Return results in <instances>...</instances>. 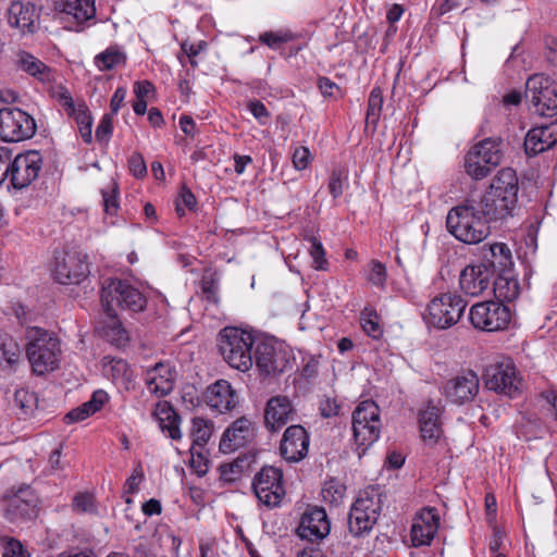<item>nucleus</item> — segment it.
Here are the masks:
<instances>
[{
	"mask_svg": "<svg viewBox=\"0 0 557 557\" xmlns=\"http://www.w3.org/2000/svg\"><path fill=\"white\" fill-rule=\"evenodd\" d=\"M519 181L515 170L504 168L493 177L488 188L476 200L479 212L490 223L512 216L518 203Z\"/></svg>",
	"mask_w": 557,
	"mask_h": 557,
	"instance_id": "nucleus-1",
	"label": "nucleus"
},
{
	"mask_svg": "<svg viewBox=\"0 0 557 557\" xmlns=\"http://www.w3.org/2000/svg\"><path fill=\"white\" fill-rule=\"evenodd\" d=\"M446 227L457 240L467 245L479 244L491 234L490 222L479 212L474 198H468L448 211Z\"/></svg>",
	"mask_w": 557,
	"mask_h": 557,
	"instance_id": "nucleus-2",
	"label": "nucleus"
},
{
	"mask_svg": "<svg viewBox=\"0 0 557 557\" xmlns=\"http://www.w3.org/2000/svg\"><path fill=\"white\" fill-rule=\"evenodd\" d=\"M29 339L26 356L34 373L46 374L59 368L62 357L58 337L46 330L33 327L27 332Z\"/></svg>",
	"mask_w": 557,
	"mask_h": 557,
	"instance_id": "nucleus-3",
	"label": "nucleus"
},
{
	"mask_svg": "<svg viewBox=\"0 0 557 557\" xmlns=\"http://www.w3.org/2000/svg\"><path fill=\"white\" fill-rule=\"evenodd\" d=\"M251 333L237 327H225L219 335V350L224 360L234 369L246 372L253 364Z\"/></svg>",
	"mask_w": 557,
	"mask_h": 557,
	"instance_id": "nucleus-4",
	"label": "nucleus"
},
{
	"mask_svg": "<svg viewBox=\"0 0 557 557\" xmlns=\"http://www.w3.org/2000/svg\"><path fill=\"white\" fill-rule=\"evenodd\" d=\"M351 420L354 441L362 449L361 455L380 437V408L373 400L361 401L354 410Z\"/></svg>",
	"mask_w": 557,
	"mask_h": 557,
	"instance_id": "nucleus-5",
	"label": "nucleus"
},
{
	"mask_svg": "<svg viewBox=\"0 0 557 557\" xmlns=\"http://www.w3.org/2000/svg\"><path fill=\"white\" fill-rule=\"evenodd\" d=\"M101 302L104 309L115 310V307H117L139 312L146 308L147 298L127 281L107 278L101 289Z\"/></svg>",
	"mask_w": 557,
	"mask_h": 557,
	"instance_id": "nucleus-6",
	"label": "nucleus"
},
{
	"mask_svg": "<svg viewBox=\"0 0 557 557\" xmlns=\"http://www.w3.org/2000/svg\"><path fill=\"white\" fill-rule=\"evenodd\" d=\"M500 138H485L475 144L466 154V173L475 181L488 176L500 164Z\"/></svg>",
	"mask_w": 557,
	"mask_h": 557,
	"instance_id": "nucleus-7",
	"label": "nucleus"
},
{
	"mask_svg": "<svg viewBox=\"0 0 557 557\" xmlns=\"http://www.w3.org/2000/svg\"><path fill=\"white\" fill-rule=\"evenodd\" d=\"M467 301L457 294H442L433 298L428 306L426 323L440 330L455 325L461 318Z\"/></svg>",
	"mask_w": 557,
	"mask_h": 557,
	"instance_id": "nucleus-8",
	"label": "nucleus"
},
{
	"mask_svg": "<svg viewBox=\"0 0 557 557\" xmlns=\"http://www.w3.org/2000/svg\"><path fill=\"white\" fill-rule=\"evenodd\" d=\"M525 97L535 113L552 117L557 114V83L543 74H534L527 81Z\"/></svg>",
	"mask_w": 557,
	"mask_h": 557,
	"instance_id": "nucleus-9",
	"label": "nucleus"
},
{
	"mask_svg": "<svg viewBox=\"0 0 557 557\" xmlns=\"http://www.w3.org/2000/svg\"><path fill=\"white\" fill-rule=\"evenodd\" d=\"M482 379L486 388L509 397H513L521 385L517 368L509 358L486 366Z\"/></svg>",
	"mask_w": 557,
	"mask_h": 557,
	"instance_id": "nucleus-10",
	"label": "nucleus"
},
{
	"mask_svg": "<svg viewBox=\"0 0 557 557\" xmlns=\"http://www.w3.org/2000/svg\"><path fill=\"white\" fill-rule=\"evenodd\" d=\"M35 119L27 112L15 108L0 109V139L5 143H18L32 138L36 133Z\"/></svg>",
	"mask_w": 557,
	"mask_h": 557,
	"instance_id": "nucleus-11",
	"label": "nucleus"
},
{
	"mask_svg": "<svg viewBox=\"0 0 557 557\" xmlns=\"http://www.w3.org/2000/svg\"><path fill=\"white\" fill-rule=\"evenodd\" d=\"M469 319L472 326L484 332L505 330L511 320L507 306L496 300L482 301L470 308Z\"/></svg>",
	"mask_w": 557,
	"mask_h": 557,
	"instance_id": "nucleus-12",
	"label": "nucleus"
},
{
	"mask_svg": "<svg viewBox=\"0 0 557 557\" xmlns=\"http://www.w3.org/2000/svg\"><path fill=\"white\" fill-rule=\"evenodd\" d=\"M381 502L368 492L360 493L348 515L349 532L358 537L368 534L377 521Z\"/></svg>",
	"mask_w": 557,
	"mask_h": 557,
	"instance_id": "nucleus-13",
	"label": "nucleus"
},
{
	"mask_svg": "<svg viewBox=\"0 0 557 557\" xmlns=\"http://www.w3.org/2000/svg\"><path fill=\"white\" fill-rule=\"evenodd\" d=\"M2 511L4 518L11 523L34 520L38 515V498L28 486L21 487L2 499Z\"/></svg>",
	"mask_w": 557,
	"mask_h": 557,
	"instance_id": "nucleus-14",
	"label": "nucleus"
},
{
	"mask_svg": "<svg viewBox=\"0 0 557 557\" xmlns=\"http://www.w3.org/2000/svg\"><path fill=\"white\" fill-rule=\"evenodd\" d=\"M252 490L260 503L268 507H276L285 495L283 473L280 469L265 466L256 473Z\"/></svg>",
	"mask_w": 557,
	"mask_h": 557,
	"instance_id": "nucleus-15",
	"label": "nucleus"
},
{
	"mask_svg": "<svg viewBox=\"0 0 557 557\" xmlns=\"http://www.w3.org/2000/svg\"><path fill=\"white\" fill-rule=\"evenodd\" d=\"M42 166V157L36 150L17 154L9 163L8 176L15 189L29 186L37 177Z\"/></svg>",
	"mask_w": 557,
	"mask_h": 557,
	"instance_id": "nucleus-16",
	"label": "nucleus"
},
{
	"mask_svg": "<svg viewBox=\"0 0 557 557\" xmlns=\"http://www.w3.org/2000/svg\"><path fill=\"white\" fill-rule=\"evenodd\" d=\"M256 366L265 375L282 373L290 367L288 352L271 341H261L255 350Z\"/></svg>",
	"mask_w": 557,
	"mask_h": 557,
	"instance_id": "nucleus-17",
	"label": "nucleus"
},
{
	"mask_svg": "<svg viewBox=\"0 0 557 557\" xmlns=\"http://www.w3.org/2000/svg\"><path fill=\"white\" fill-rule=\"evenodd\" d=\"M480 391V379L473 370H463L443 386L445 397L453 404L463 405L472 401Z\"/></svg>",
	"mask_w": 557,
	"mask_h": 557,
	"instance_id": "nucleus-18",
	"label": "nucleus"
},
{
	"mask_svg": "<svg viewBox=\"0 0 557 557\" xmlns=\"http://www.w3.org/2000/svg\"><path fill=\"white\" fill-rule=\"evenodd\" d=\"M88 272V264L79 253L63 251L54 256L53 275L60 284H78Z\"/></svg>",
	"mask_w": 557,
	"mask_h": 557,
	"instance_id": "nucleus-19",
	"label": "nucleus"
},
{
	"mask_svg": "<svg viewBox=\"0 0 557 557\" xmlns=\"http://www.w3.org/2000/svg\"><path fill=\"white\" fill-rule=\"evenodd\" d=\"M331 531V522L322 507H308L302 513L297 534L309 542H319L325 539Z\"/></svg>",
	"mask_w": 557,
	"mask_h": 557,
	"instance_id": "nucleus-20",
	"label": "nucleus"
},
{
	"mask_svg": "<svg viewBox=\"0 0 557 557\" xmlns=\"http://www.w3.org/2000/svg\"><path fill=\"white\" fill-rule=\"evenodd\" d=\"M310 437L306 429L299 424L288 426L282 437L280 451L288 462L302 460L309 449Z\"/></svg>",
	"mask_w": 557,
	"mask_h": 557,
	"instance_id": "nucleus-21",
	"label": "nucleus"
},
{
	"mask_svg": "<svg viewBox=\"0 0 557 557\" xmlns=\"http://www.w3.org/2000/svg\"><path fill=\"white\" fill-rule=\"evenodd\" d=\"M493 271L486 263L467 265L459 275V286L469 296L482 295L491 285Z\"/></svg>",
	"mask_w": 557,
	"mask_h": 557,
	"instance_id": "nucleus-22",
	"label": "nucleus"
},
{
	"mask_svg": "<svg viewBox=\"0 0 557 557\" xmlns=\"http://www.w3.org/2000/svg\"><path fill=\"white\" fill-rule=\"evenodd\" d=\"M253 423L246 417L235 420L223 433L220 450L232 453L250 443L255 437Z\"/></svg>",
	"mask_w": 557,
	"mask_h": 557,
	"instance_id": "nucleus-23",
	"label": "nucleus"
},
{
	"mask_svg": "<svg viewBox=\"0 0 557 557\" xmlns=\"http://www.w3.org/2000/svg\"><path fill=\"white\" fill-rule=\"evenodd\" d=\"M296 411L287 396L271 397L264 409V424L271 432H276L294 419Z\"/></svg>",
	"mask_w": 557,
	"mask_h": 557,
	"instance_id": "nucleus-24",
	"label": "nucleus"
},
{
	"mask_svg": "<svg viewBox=\"0 0 557 557\" xmlns=\"http://www.w3.org/2000/svg\"><path fill=\"white\" fill-rule=\"evenodd\" d=\"M444 407L434 404L432 400L428 401L419 411V428L421 437L425 443L435 444L443 434L442 428V413Z\"/></svg>",
	"mask_w": 557,
	"mask_h": 557,
	"instance_id": "nucleus-25",
	"label": "nucleus"
},
{
	"mask_svg": "<svg viewBox=\"0 0 557 557\" xmlns=\"http://www.w3.org/2000/svg\"><path fill=\"white\" fill-rule=\"evenodd\" d=\"M440 527L435 508H424L413 520L411 541L413 546L430 545Z\"/></svg>",
	"mask_w": 557,
	"mask_h": 557,
	"instance_id": "nucleus-26",
	"label": "nucleus"
},
{
	"mask_svg": "<svg viewBox=\"0 0 557 557\" xmlns=\"http://www.w3.org/2000/svg\"><path fill=\"white\" fill-rule=\"evenodd\" d=\"M205 398L209 407L221 413L231 411L238 403L236 392L225 380H219L208 386Z\"/></svg>",
	"mask_w": 557,
	"mask_h": 557,
	"instance_id": "nucleus-27",
	"label": "nucleus"
},
{
	"mask_svg": "<svg viewBox=\"0 0 557 557\" xmlns=\"http://www.w3.org/2000/svg\"><path fill=\"white\" fill-rule=\"evenodd\" d=\"M145 382L150 394L157 397L169 395L174 388V374L170 364L158 362L148 369Z\"/></svg>",
	"mask_w": 557,
	"mask_h": 557,
	"instance_id": "nucleus-28",
	"label": "nucleus"
},
{
	"mask_svg": "<svg viewBox=\"0 0 557 557\" xmlns=\"http://www.w3.org/2000/svg\"><path fill=\"white\" fill-rule=\"evenodd\" d=\"M38 14L36 8L29 2H12L8 9V22L11 27L18 29L22 34L33 33L36 28Z\"/></svg>",
	"mask_w": 557,
	"mask_h": 557,
	"instance_id": "nucleus-29",
	"label": "nucleus"
},
{
	"mask_svg": "<svg viewBox=\"0 0 557 557\" xmlns=\"http://www.w3.org/2000/svg\"><path fill=\"white\" fill-rule=\"evenodd\" d=\"M557 144V131L554 125L531 128L524 139L528 156H536Z\"/></svg>",
	"mask_w": 557,
	"mask_h": 557,
	"instance_id": "nucleus-30",
	"label": "nucleus"
},
{
	"mask_svg": "<svg viewBox=\"0 0 557 557\" xmlns=\"http://www.w3.org/2000/svg\"><path fill=\"white\" fill-rule=\"evenodd\" d=\"M483 262L491 267L493 273L495 271L509 270L512 264V256L506 244L494 243L482 247Z\"/></svg>",
	"mask_w": 557,
	"mask_h": 557,
	"instance_id": "nucleus-31",
	"label": "nucleus"
},
{
	"mask_svg": "<svg viewBox=\"0 0 557 557\" xmlns=\"http://www.w3.org/2000/svg\"><path fill=\"white\" fill-rule=\"evenodd\" d=\"M57 8L69 16H72L77 26L92 20L96 15L95 0H60Z\"/></svg>",
	"mask_w": 557,
	"mask_h": 557,
	"instance_id": "nucleus-32",
	"label": "nucleus"
},
{
	"mask_svg": "<svg viewBox=\"0 0 557 557\" xmlns=\"http://www.w3.org/2000/svg\"><path fill=\"white\" fill-rule=\"evenodd\" d=\"M153 413L162 432H168L169 437L174 441L181 440V417L168 401H159Z\"/></svg>",
	"mask_w": 557,
	"mask_h": 557,
	"instance_id": "nucleus-33",
	"label": "nucleus"
},
{
	"mask_svg": "<svg viewBox=\"0 0 557 557\" xmlns=\"http://www.w3.org/2000/svg\"><path fill=\"white\" fill-rule=\"evenodd\" d=\"M493 292L496 301H513L520 294V284L509 270L500 271L494 281Z\"/></svg>",
	"mask_w": 557,
	"mask_h": 557,
	"instance_id": "nucleus-34",
	"label": "nucleus"
},
{
	"mask_svg": "<svg viewBox=\"0 0 557 557\" xmlns=\"http://www.w3.org/2000/svg\"><path fill=\"white\" fill-rule=\"evenodd\" d=\"M16 65L40 82H50L52 78L51 69L29 52L21 51L17 54Z\"/></svg>",
	"mask_w": 557,
	"mask_h": 557,
	"instance_id": "nucleus-35",
	"label": "nucleus"
},
{
	"mask_svg": "<svg viewBox=\"0 0 557 557\" xmlns=\"http://www.w3.org/2000/svg\"><path fill=\"white\" fill-rule=\"evenodd\" d=\"M107 320L101 329L102 336L115 346H123L128 341V333L117 319L115 310L104 309Z\"/></svg>",
	"mask_w": 557,
	"mask_h": 557,
	"instance_id": "nucleus-36",
	"label": "nucleus"
},
{
	"mask_svg": "<svg viewBox=\"0 0 557 557\" xmlns=\"http://www.w3.org/2000/svg\"><path fill=\"white\" fill-rule=\"evenodd\" d=\"M95 65L99 71H110L126 63V54L116 46L107 48L95 57Z\"/></svg>",
	"mask_w": 557,
	"mask_h": 557,
	"instance_id": "nucleus-37",
	"label": "nucleus"
},
{
	"mask_svg": "<svg viewBox=\"0 0 557 557\" xmlns=\"http://www.w3.org/2000/svg\"><path fill=\"white\" fill-rule=\"evenodd\" d=\"M213 432L212 421L195 417L191 420L190 437L193 438L191 447L202 449L208 443Z\"/></svg>",
	"mask_w": 557,
	"mask_h": 557,
	"instance_id": "nucleus-38",
	"label": "nucleus"
},
{
	"mask_svg": "<svg viewBox=\"0 0 557 557\" xmlns=\"http://www.w3.org/2000/svg\"><path fill=\"white\" fill-rule=\"evenodd\" d=\"M103 371L114 383L127 384L132 379V371L123 359H110L104 363Z\"/></svg>",
	"mask_w": 557,
	"mask_h": 557,
	"instance_id": "nucleus-39",
	"label": "nucleus"
},
{
	"mask_svg": "<svg viewBox=\"0 0 557 557\" xmlns=\"http://www.w3.org/2000/svg\"><path fill=\"white\" fill-rule=\"evenodd\" d=\"M38 399L36 395L26 388H17L14 392L13 407L17 410L16 414L25 417L33 412L37 407Z\"/></svg>",
	"mask_w": 557,
	"mask_h": 557,
	"instance_id": "nucleus-40",
	"label": "nucleus"
},
{
	"mask_svg": "<svg viewBox=\"0 0 557 557\" xmlns=\"http://www.w3.org/2000/svg\"><path fill=\"white\" fill-rule=\"evenodd\" d=\"M78 125L79 134L86 144H90L92 140L91 126L92 119L85 103H78L75 113L70 114Z\"/></svg>",
	"mask_w": 557,
	"mask_h": 557,
	"instance_id": "nucleus-41",
	"label": "nucleus"
},
{
	"mask_svg": "<svg viewBox=\"0 0 557 557\" xmlns=\"http://www.w3.org/2000/svg\"><path fill=\"white\" fill-rule=\"evenodd\" d=\"M21 352V347L13 337L0 332V357L9 364H14L20 360Z\"/></svg>",
	"mask_w": 557,
	"mask_h": 557,
	"instance_id": "nucleus-42",
	"label": "nucleus"
},
{
	"mask_svg": "<svg viewBox=\"0 0 557 557\" xmlns=\"http://www.w3.org/2000/svg\"><path fill=\"white\" fill-rule=\"evenodd\" d=\"M383 107V91L380 87L372 88L369 100L366 120L367 123L375 125L380 119Z\"/></svg>",
	"mask_w": 557,
	"mask_h": 557,
	"instance_id": "nucleus-43",
	"label": "nucleus"
},
{
	"mask_svg": "<svg viewBox=\"0 0 557 557\" xmlns=\"http://www.w3.org/2000/svg\"><path fill=\"white\" fill-rule=\"evenodd\" d=\"M360 322L363 331L373 338H379L382 334L379 324V317L371 308H364L360 314Z\"/></svg>",
	"mask_w": 557,
	"mask_h": 557,
	"instance_id": "nucleus-44",
	"label": "nucleus"
},
{
	"mask_svg": "<svg viewBox=\"0 0 557 557\" xmlns=\"http://www.w3.org/2000/svg\"><path fill=\"white\" fill-rule=\"evenodd\" d=\"M368 267V281L377 287H384L387 277L385 265L377 260H371Z\"/></svg>",
	"mask_w": 557,
	"mask_h": 557,
	"instance_id": "nucleus-45",
	"label": "nucleus"
},
{
	"mask_svg": "<svg viewBox=\"0 0 557 557\" xmlns=\"http://www.w3.org/2000/svg\"><path fill=\"white\" fill-rule=\"evenodd\" d=\"M73 509L79 513H95V497L89 493H79L73 498Z\"/></svg>",
	"mask_w": 557,
	"mask_h": 557,
	"instance_id": "nucleus-46",
	"label": "nucleus"
},
{
	"mask_svg": "<svg viewBox=\"0 0 557 557\" xmlns=\"http://www.w3.org/2000/svg\"><path fill=\"white\" fill-rule=\"evenodd\" d=\"M310 240V248H309V252H310V256L312 257L313 259V267L314 269L317 270H325V265L327 264V261L326 259L324 258L325 256V251H324V248L322 246V243L314 236H311L309 238Z\"/></svg>",
	"mask_w": 557,
	"mask_h": 557,
	"instance_id": "nucleus-47",
	"label": "nucleus"
},
{
	"mask_svg": "<svg viewBox=\"0 0 557 557\" xmlns=\"http://www.w3.org/2000/svg\"><path fill=\"white\" fill-rule=\"evenodd\" d=\"M244 460L236 459L231 463L220 466L221 479L225 482H234L240 478Z\"/></svg>",
	"mask_w": 557,
	"mask_h": 557,
	"instance_id": "nucleus-48",
	"label": "nucleus"
},
{
	"mask_svg": "<svg viewBox=\"0 0 557 557\" xmlns=\"http://www.w3.org/2000/svg\"><path fill=\"white\" fill-rule=\"evenodd\" d=\"M197 205L196 197L186 186H183L176 202V212L180 216L185 214V208L193 210Z\"/></svg>",
	"mask_w": 557,
	"mask_h": 557,
	"instance_id": "nucleus-49",
	"label": "nucleus"
},
{
	"mask_svg": "<svg viewBox=\"0 0 557 557\" xmlns=\"http://www.w3.org/2000/svg\"><path fill=\"white\" fill-rule=\"evenodd\" d=\"M113 131V116L112 114H104L96 128V139L100 143L107 144Z\"/></svg>",
	"mask_w": 557,
	"mask_h": 557,
	"instance_id": "nucleus-50",
	"label": "nucleus"
},
{
	"mask_svg": "<svg viewBox=\"0 0 557 557\" xmlns=\"http://www.w3.org/2000/svg\"><path fill=\"white\" fill-rule=\"evenodd\" d=\"M247 107L260 125H265L268 123L270 112L260 100H251L248 102Z\"/></svg>",
	"mask_w": 557,
	"mask_h": 557,
	"instance_id": "nucleus-51",
	"label": "nucleus"
},
{
	"mask_svg": "<svg viewBox=\"0 0 557 557\" xmlns=\"http://www.w3.org/2000/svg\"><path fill=\"white\" fill-rule=\"evenodd\" d=\"M346 180L343 171L333 170L330 182H329V190L334 199L341 197L343 195V183Z\"/></svg>",
	"mask_w": 557,
	"mask_h": 557,
	"instance_id": "nucleus-52",
	"label": "nucleus"
},
{
	"mask_svg": "<svg viewBox=\"0 0 557 557\" xmlns=\"http://www.w3.org/2000/svg\"><path fill=\"white\" fill-rule=\"evenodd\" d=\"M2 557H28V555L24 552L20 541L10 537L3 545Z\"/></svg>",
	"mask_w": 557,
	"mask_h": 557,
	"instance_id": "nucleus-53",
	"label": "nucleus"
},
{
	"mask_svg": "<svg viewBox=\"0 0 557 557\" xmlns=\"http://www.w3.org/2000/svg\"><path fill=\"white\" fill-rule=\"evenodd\" d=\"M104 212L109 215H115L119 210V202L116 197V188L113 186L110 191L102 190Z\"/></svg>",
	"mask_w": 557,
	"mask_h": 557,
	"instance_id": "nucleus-54",
	"label": "nucleus"
},
{
	"mask_svg": "<svg viewBox=\"0 0 557 557\" xmlns=\"http://www.w3.org/2000/svg\"><path fill=\"white\" fill-rule=\"evenodd\" d=\"M190 467L196 470L199 475H203L208 471L207 459L202 456L201 449L190 447Z\"/></svg>",
	"mask_w": 557,
	"mask_h": 557,
	"instance_id": "nucleus-55",
	"label": "nucleus"
},
{
	"mask_svg": "<svg viewBox=\"0 0 557 557\" xmlns=\"http://www.w3.org/2000/svg\"><path fill=\"white\" fill-rule=\"evenodd\" d=\"M128 166L131 173L137 178L144 177L147 174V166L140 153L135 152L131 156Z\"/></svg>",
	"mask_w": 557,
	"mask_h": 557,
	"instance_id": "nucleus-56",
	"label": "nucleus"
},
{
	"mask_svg": "<svg viewBox=\"0 0 557 557\" xmlns=\"http://www.w3.org/2000/svg\"><path fill=\"white\" fill-rule=\"evenodd\" d=\"M55 97L60 104L63 107L67 115L75 113L78 104L73 101V98L67 89L60 87L55 92Z\"/></svg>",
	"mask_w": 557,
	"mask_h": 557,
	"instance_id": "nucleus-57",
	"label": "nucleus"
},
{
	"mask_svg": "<svg viewBox=\"0 0 557 557\" xmlns=\"http://www.w3.org/2000/svg\"><path fill=\"white\" fill-rule=\"evenodd\" d=\"M341 406L335 398L325 397L320 401L319 410L323 418H332L339 413Z\"/></svg>",
	"mask_w": 557,
	"mask_h": 557,
	"instance_id": "nucleus-58",
	"label": "nucleus"
},
{
	"mask_svg": "<svg viewBox=\"0 0 557 557\" xmlns=\"http://www.w3.org/2000/svg\"><path fill=\"white\" fill-rule=\"evenodd\" d=\"M90 406L87 403L82 404L77 408L67 412L64 417L66 423L78 422L87 419L89 416L94 414L90 411Z\"/></svg>",
	"mask_w": 557,
	"mask_h": 557,
	"instance_id": "nucleus-59",
	"label": "nucleus"
},
{
	"mask_svg": "<svg viewBox=\"0 0 557 557\" xmlns=\"http://www.w3.org/2000/svg\"><path fill=\"white\" fill-rule=\"evenodd\" d=\"M310 151L307 147H298L293 153V164L297 170L306 169L310 163Z\"/></svg>",
	"mask_w": 557,
	"mask_h": 557,
	"instance_id": "nucleus-60",
	"label": "nucleus"
},
{
	"mask_svg": "<svg viewBox=\"0 0 557 557\" xmlns=\"http://www.w3.org/2000/svg\"><path fill=\"white\" fill-rule=\"evenodd\" d=\"M344 493H345V486L335 482L334 480L326 482L323 487L324 498H327L329 496H331L332 502H336V500L341 499L344 496Z\"/></svg>",
	"mask_w": 557,
	"mask_h": 557,
	"instance_id": "nucleus-61",
	"label": "nucleus"
},
{
	"mask_svg": "<svg viewBox=\"0 0 557 557\" xmlns=\"http://www.w3.org/2000/svg\"><path fill=\"white\" fill-rule=\"evenodd\" d=\"M108 399H109L108 394L102 389H98V391L94 392L91 398L86 403L88 406H90L89 407L90 411H92V413H95L103 407V405L108 401Z\"/></svg>",
	"mask_w": 557,
	"mask_h": 557,
	"instance_id": "nucleus-62",
	"label": "nucleus"
},
{
	"mask_svg": "<svg viewBox=\"0 0 557 557\" xmlns=\"http://www.w3.org/2000/svg\"><path fill=\"white\" fill-rule=\"evenodd\" d=\"M48 465L51 473H55L64 469V462H62V445L51 451Z\"/></svg>",
	"mask_w": 557,
	"mask_h": 557,
	"instance_id": "nucleus-63",
	"label": "nucleus"
},
{
	"mask_svg": "<svg viewBox=\"0 0 557 557\" xmlns=\"http://www.w3.org/2000/svg\"><path fill=\"white\" fill-rule=\"evenodd\" d=\"M126 97V89L124 87H117L114 91L111 101H110V108L112 116L115 115L120 108L122 107L124 100Z\"/></svg>",
	"mask_w": 557,
	"mask_h": 557,
	"instance_id": "nucleus-64",
	"label": "nucleus"
}]
</instances>
